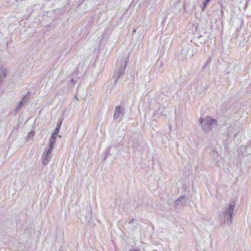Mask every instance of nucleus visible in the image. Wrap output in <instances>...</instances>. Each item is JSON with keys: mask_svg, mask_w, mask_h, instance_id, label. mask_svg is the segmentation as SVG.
I'll return each mask as SVG.
<instances>
[{"mask_svg": "<svg viewBox=\"0 0 251 251\" xmlns=\"http://www.w3.org/2000/svg\"><path fill=\"white\" fill-rule=\"evenodd\" d=\"M212 57H213L212 55H211V56H209L208 60H207V61L206 62V64H207L208 65L209 63H210L211 62Z\"/></svg>", "mask_w": 251, "mask_h": 251, "instance_id": "obj_22", "label": "nucleus"}, {"mask_svg": "<svg viewBox=\"0 0 251 251\" xmlns=\"http://www.w3.org/2000/svg\"><path fill=\"white\" fill-rule=\"evenodd\" d=\"M162 65V62H161V63H160V66H161V65Z\"/></svg>", "mask_w": 251, "mask_h": 251, "instance_id": "obj_35", "label": "nucleus"}, {"mask_svg": "<svg viewBox=\"0 0 251 251\" xmlns=\"http://www.w3.org/2000/svg\"><path fill=\"white\" fill-rule=\"evenodd\" d=\"M224 143H225V147L226 148H228V144L227 143V140L224 141Z\"/></svg>", "mask_w": 251, "mask_h": 251, "instance_id": "obj_24", "label": "nucleus"}, {"mask_svg": "<svg viewBox=\"0 0 251 251\" xmlns=\"http://www.w3.org/2000/svg\"><path fill=\"white\" fill-rule=\"evenodd\" d=\"M111 148V147H107L106 149V152H105V155L104 157V160H105L107 156L110 154V151Z\"/></svg>", "mask_w": 251, "mask_h": 251, "instance_id": "obj_18", "label": "nucleus"}, {"mask_svg": "<svg viewBox=\"0 0 251 251\" xmlns=\"http://www.w3.org/2000/svg\"><path fill=\"white\" fill-rule=\"evenodd\" d=\"M30 92H28L26 95H25L22 99H24V101H26V100H28L29 97Z\"/></svg>", "mask_w": 251, "mask_h": 251, "instance_id": "obj_20", "label": "nucleus"}, {"mask_svg": "<svg viewBox=\"0 0 251 251\" xmlns=\"http://www.w3.org/2000/svg\"><path fill=\"white\" fill-rule=\"evenodd\" d=\"M210 0H205L203 3V5L201 7L202 10H204L206 7L207 4L209 2Z\"/></svg>", "mask_w": 251, "mask_h": 251, "instance_id": "obj_19", "label": "nucleus"}, {"mask_svg": "<svg viewBox=\"0 0 251 251\" xmlns=\"http://www.w3.org/2000/svg\"><path fill=\"white\" fill-rule=\"evenodd\" d=\"M62 122H63V119L60 118L57 122V126H56L54 131L58 133V132L60 130V127L61 126Z\"/></svg>", "mask_w": 251, "mask_h": 251, "instance_id": "obj_15", "label": "nucleus"}, {"mask_svg": "<svg viewBox=\"0 0 251 251\" xmlns=\"http://www.w3.org/2000/svg\"><path fill=\"white\" fill-rule=\"evenodd\" d=\"M135 31H136L135 29H134L133 30V32H135Z\"/></svg>", "mask_w": 251, "mask_h": 251, "instance_id": "obj_33", "label": "nucleus"}, {"mask_svg": "<svg viewBox=\"0 0 251 251\" xmlns=\"http://www.w3.org/2000/svg\"><path fill=\"white\" fill-rule=\"evenodd\" d=\"M200 123L202 129L205 132L211 131L212 126H216L217 125V120L209 116H207L204 118H201Z\"/></svg>", "mask_w": 251, "mask_h": 251, "instance_id": "obj_3", "label": "nucleus"}, {"mask_svg": "<svg viewBox=\"0 0 251 251\" xmlns=\"http://www.w3.org/2000/svg\"><path fill=\"white\" fill-rule=\"evenodd\" d=\"M58 136L59 137L61 138V136H60V135H58Z\"/></svg>", "mask_w": 251, "mask_h": 251, "instance_id": "obj_34", "label": "nucleus"}, {"mask_svg": "<svg viewBox=\"0 0 251 251\" xmlns=\"http://www.w3.org/2000/svg\"><path fill=\"white\" fill-rule=\"evenodd\" d=\"M92 207L90 204H88L85 208H83L80 211L79 219L82 223L89 224L92 218Z\"/></svg>", "mask_w": 251, "mask_h": 251, "instance_id": "obj_4", "label": "nucleus"}, {"mask_svg": "<svg viewBox=\"0 0 251 251\" xmlns=\"http://www.w3.org/2000/svg\"><path fill=\"white\" fill-rule=\"evenodd\" d=\"M216 52V50L215 49L213 50H212V55L213 56L214 53H215Z\"/></svg>", "mask_w": 251, "mask_h": 251, "instance_id": "obj_27", "label": "nucleus"}, {"mask_svg": "<svg viewBox=\"0 0 251 251\" xmlns=\"http://www.w3.org/2000/svg\"><path fill=\"white\" fill-rule=\"evenodd\" d=\"M52 151H50L48 152V150L46 151V152H44L43 156H42V164L43 165H47L49 160H50V157L49 155L51 153Z\"/></svg>", "mask_w": 251, "mask_h": 251, "instance_id": "obj_8", "label": "nucleus"}, {"mask_svg": "<svg viewBox=\"0 0 251 251\" xmlns=\"http://www.w3.org/2000/svg\"><path fill=\"white\" fill-rule=\"evenodd\" d=\"M134 221V218H132V219H131L129 222H128V224H131Z\"/></svg>", "mask_w": 251, "mask_h": 251, "instance_id": "obj_25", "label": "nucleus"}, {"mask_svg": "<svg viewBox=\"0 0 251 251\" xmlns=\"http://www.w3.org/2000/svg\"><path fill=\"white\" fill-rule=\"evenodd\" d=\"M58 135V133L55 132L54 131L53 133L52 134L50 138H53V139H56V136Z\"/></svg>", "mask_w": 251, "mask_h": 251, "instance_id": "obj_21", "label": "nucleus"}, {"mask_svg": "<svg viewBox=\"0 0 251 251\" xmlns=\"http://www.w3.org/2000/svg\"><path fill=\"white\" fill-rule=\"evenodd\" d=\"M175 91L174 87H171L170 89L168 87L163 88V91L168 96H170L172 95V91Z\"/></svg>", "mask_w": 251, "mask_h": 251, "instance_id": "obj_13", "label": "nucleus"}, {"mask_svg": "<svg viewBox=\"0 0 251 251\" xmlns=\"http://www.w3.org/2000/svg\"><path fill=\"white\" fill-rule=\"evenodd\" d=\"M55 139H53V138H50V142L49 144V149L48 152L50 151H52L55 143Z\"/></svg>", "mask_w": 251, "mask_h": 251, "instance_id": "obj_12", "label": "nucleus"}, {"mask_svg": "<svg viewBox=\"0 0 251 251\" xmlns=\"http://www.w3.org/2000/svg\"><path fill=\"white\" fill-rule=\"evenodd\" d=\"M6 75V69L2 66H0V83L2 82L3 79Z\"/></svg>", "mask_w": 251, "mask_h": 251, "instance_id": "obj_11", "label": "nucleus"}, {"mask_svg": "<svg viewBox=\"0 0 251 251\" xmlns=\"http://www.w3.org/2000/svg\"><path fill=\"white\" fill-rule=\"evenodd\" d=\"M77 73H78V71L77 70L76 71L74 72V74H75V73L77 74Z\"/></svg>", "mask_w": 251, "mask_h": 251, "instance_id": "obj_30", "label": "nucleus"}, {"mask_svg": "<svg viewBox=\"0 0 251 251\" xmlns=\"http://www.w3.org/2000/svg\"><path fill=\"white\" fill-rule=\"evenodd\" d=\"M9 56V52L7 48L0 49V60L2 58L8 57Z\"/></svg>", "mask_w": 251, "mask_h": 251, "instance_id": "obj_9", "label": "nucleus"}, {"mask_svg": "<svg viewBox=\"0 0 251 251\" xmlns=\"http://www.w3.org/2000/svg\"><path fill=\"white\" fill-rule=\"evenodd\" d=\"M235 205L236 203L233 201L226 208L219 212L218 218L221 224H226L229 226L231 225Z\"/></svg>", "mask_w": 251, "mask_h": 251, "instance_id": "obj_1", "label": "nucleus"}, {"mask_svg": "<svg viewBox=\"0 0 251 251\" xmlns=\"http://www.w3.org/2000/svg\"><path fill=\"white\" fill-rule=\"evenodd\" d=\"M242 127L239 125L230 126L227 128V136L228 138H234L240 132Z\"/></svg>", "mask_w": 251, "mask_h": 251, "instance_id": "obj_5", "label": "nucleus"}, {"mask_svg": "<svg viewBox=\"0 0 251 251\" xmlns=\"http://www.w3.org/2000/svg\"><path fill=\"white\" fill-rule=\"evenodd\" d=\"M185 197L183 196H180L174 202L175 206L181 205L185 202Z\"/></svg>", "mask_w": 251, "mask_h": 251, "instance_id": "obj_10", "label": "nucleus"}, {"mask_svg": "<svg viewBox=\"0 0 251 251\" xmlns=\"http://www.w3.org/2000/svg\"><path fill=\"white\" fill-rule=\"evenodd\" d=\"M132 148L136 150H139V144L137 140H134L132 141Z\"/></svg>", "mask_w": 251, "mask_h": 251, "instance_id": "obj_17", "label": "nucleus"}, {"mask_svg": "<svg viewBox=\"0 0 251 251\" xmlns=\"http://www.w3.org/2000/svg\"><path fill=\"white\" fill-rule=\"evenodd\" d=\"M75 82V81L74 78H72L70 80V84L71 86H74Z\"/></svg>", "mask_w": 251, "mask_h": 251, "instance_id": "obj_23", "label": "nucleus"}, {"mask_svg": "<svg viewBox=\"0 0 251 251\" xmlns=\"http://www.w3.org/2000/svg\"><path fill=\"white\" fill-rule=\"evenodd\" d=\"M29 134V135H34V133L32 132H30Z\"/></svg>", "mask_w": 251, "mask_h": 251, "instance_id": "obj_28", "label": "nucleus"}, {"mask_svg": "<svg viewBox=\"0 0 251 251\" xmlns=\"http://www.w3.org/2000/svg\"><path fill=\"white\" fill-rule=\"evenodd\" d=\"M133 251H140L139 250L135 249V250H134Z\"/></svg>", "mask_w": 251, "mask_h": 251, "instance_id": "obj_31", "label": "nucleus"}, {"mask_svg": "<svg viewBox=\"0 0 251 251\" xmlns=\"http://www.w3.org/2000/svg\"><path fill=\"white\" fill-rule=\"evenodd\" d=\"M248 3V2H247V4H246V7H247Z\"/></svg>", "mask_w": 251, "mask_h": 251, "instance_id": "obj_32", "label": "nucleus"}, {"mask_svg": "<svg viewBox=\"0 0 251 251\" xmlns=\"http://www.w3.org/2000/svg\"><path fill=\"white\" fill-rule=\"evenodd\" d=\"M194 48H182L181 54L183 59L191 58L194 55Z\"/></svg>", "mask_w": 251, "mask_h": 251, "instance_id": "obj_6", "label": "nucleus"}, {"mask_svg": "<svg viewBox=\"0 0 251 251\" xmlns=\"http://www.w3.org/2000/svg\"><path fill=\"white\" fill-rule=\"evenodd\" d=\"M208 65L207 64L205 63V64L202 67V70H204V69L206 67V66H207Z\"/></svg>", "mask_w": 251, "mask_h": 251, "instance_id": "obj_26", "label": "nucleus"}, {"mask_svg": "<svg viewBox=\"0 0 251 251\" xmlns=\"http://www.w3.org/2000/svg\"><path fill=\"white\" fill-rule=\"evenodd\" d=\"M24 99H22L18 103L16 108H15V112L18 113L19 110L22 108L24 103Z\"/></svg>", "mask_w": 251, "mask_h": 251, "instance_id": "obj_14", "label": "nucleus"}, {"mask_svg": "<svg viewBox=\"0 0 251 251\" xmlns=\"http://www.w3.org/2000/svg\"><path fill=\"white\" fill-rule=\"evenodd\" d=\"M75 98L76 100H78V98H77V97L76 95L75 96Z\"/></svg>", "mask_w": 251, "mask_h": 251, "instance_id": "obj_29", "label": "nucleus"}, {"mask_svg": "<svg viewBox=\"0 0 251 251\" xmlns=\"http://www.w3.org/2000/svg\"><path fill=\"white\" fill-rule=\"evenodd\" d=\"M162 115H163V109L160 107L158 108V110L156 111L153 114V116L154 117L156 116L157 117H159Z\"/></svg>", "mask_w": 251, "mask_h": 251, "instance_id": "obj_16", "label": "nucleus"}, {"mask_svg": "<svg viewBox=\"0 0 251 251\" xmlns=\"http://www.w3.org/2000/svg\"><path fill=\"white\" fill-rule=\"evenodd\" d=\"M129 55L130 51H128L127 54H125L123 56L118 59L116 64V71L114 75L115 84L119 80L120 77L124 75V72L129 60Z\"/></svg>", "mask_w": 251, "mask_h": 251, "instance_id": "obj_2", "label": "nucleus"}, {"mask_svg": "<svg viewBox=\"0 0 251 251\" xmlns=\"http://www.w3.org/2000/svg\"><path fill=\"white\" fill-rule=\"evenodd\" d=\"M124 109L121 106L118 105L115 107L113 115L114 120H118L120 118L121 115H124Z\"/></svg>", "mask_w": 251, "mask_h": 251, "instance_id": "obj_7", "label": "nucleus"}]
</instances>
